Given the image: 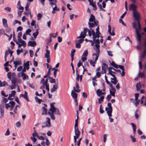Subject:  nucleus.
Segmentation results:
<instances>
[{"label": "nucleus", "instance_id": "nucleus-52", "mask_svg": "<svg viewBox=\"0 0 146 146\" xmlns=\"http://www.w3.org/2000/svg\"><path fill=\"white\" fill-rule=\"evenodd\" d=\"M38 134L36 132V131L35 130L34 131V133L32 134L33 137H36L38 136Z\"/></svg>", "mask_w": 146, "mask_h": 146}, {"label": "nucleus", "instance_id": "nucleus-59", "mask_svg": "<svg viewBox=\"0 0 146 146\" xmlns=\"http://www.w3.org/2000/svg\"><path fill=\"white\" fill-rule=\"evenodd\" d=\"M13 23H14V25H15L16 24H17V23H18L19 25H21V22L20 21H18L17 20H15L14 21Z\"/></svg>", "mask_w": 146, "mask_h": 146}, {"label": "nucleus", "instance_id": "nucleus-6", "mask_svg": "<svg viewBox=\"0 0 146 146\" xmlns=\"http://www.w3.org/2000/svg\"><path fill=\"white\" fill-rule=\"evenodd\" d=\"M102 85L104 87V89L102 90L100 89H98L96 92L97 95L99 97H100L101 95L105 94V89L104 84H103Z\"/></svg>", "mask_w": 146, "mask_h": 146}, {"label": "nucleus", "instance_id": "nucleus-35", "mask_svg": "<svg viewBox=\"0 0 146 146\" xmlns=\"http://www.w3.org/2000/svg\"><path fill=\"white\" fill-rule=\"evenodd\" d=\"M18 41L21 44H23V45H25V42L22 40L21 38V37H18Z\"/></svg>", "mask_w": 146, "mask_h": 146}, {"label": "nucleus", "instance_id": "nucleus-45", "mask_svg": "<svg viewBox=\"0 0 146 146\" xmlns=\"http://www.w3.org/2000/svg\"><path fill=\"white\" fill-rule=\"evenodd\" d=\"M35 99L39 104H40L41 103V102L42 101L41 100L39 99L38 97L36 96L35 98Z\"/></svg>", "mask_w": 146, "mask_h": 146}, {"label": "nucleus", "instance_id": "nucleus-33", "mask_svg": "<svg viewBox=\"0 0 146 146\" xmlns=\"http://www.w3.org/2000/svg\"><path fill=\"white\" fill-rule=\"evenodd\" d=\"M21 74V76L22 77V78L23 80L28 79V76L25 73Z\"/></svg>", "mask_w": 146, "mask_h": 146}, {"label": "nucleus", "instance_id": "nucleus-9", "mask_svg": "<svg viewBox=\"0 0 146 146\" xmlns=\"http://www.w3.org/2000/svg\"><path fill=\"white\" fill-rule=\"evenodd\" d=\"M88 24L90 30L92 31V30H94L92 29V28L94 27L97 26L98 25V23L96 21H94L93 23L89 22Z\"/></svg>", "mask_w": 146, "mask_h": 146}, {"label": "nucleus", "instance_id": "nucleus-55", "mask_svg": "<svg viewBox=\"0 0 146 146\" xmlns=\"http://www.w3.org/2000/svg\"><path fill=\"white\" fill-rule=\"evenodd\" d=\"M18 47L19 48H20L21 46H23V47H26V43L25 42V45L24 44V45H23V44H20V43H19L18 44Z\"/></svg>", "mask_w": 146, "mask_h": 146}, {"label": "nucleus", "instance_id": "nucleus-62", "mask_svg": "<svg viewBox=\"0 0 146 146\" xmlns=\"http://www.w3.org/2000/svg\"><path fill=\"white\" fill-rule=\"evenodd\" d=\"M27 84L31 88L33 89H34L35 87L34 85L33 84H31L30 83H28Z\"/></svg>", "mask_w": 146, "mask_h": 146}, {"label": "nucleus", "instance_id": "nucleus-22", "mask_svg": "<svg viewBox=\"0 0 146 146\" xmlns=\"http://www.w3.org/2000/svg\"><path fill=\"white\" fill-rule=\"evenodd\" d=\"M75 92L74 90H72L71 92V95L74 100L77 99V98L78 94Z\"/></svg>", "mask_w": 146, "mask_h": 146}, {"label": "nucleus", "instance_id": "nucleus-10", "mask_svg": "<svg viewBox=\"0 0 146 146\" xmlns=\"http://www.w3.org/2000/svg\"><path fill=\"white\" fill-rule=\"evenodd\" d=\"M12 84L9 86L11 89L12 90L15 88L16 87L17 80L15 78L12 79L11 80Z\"/></svg>", "mask_w": 146, "mask_h": 146}, {"label": "nucleus", "instance_id": "nucleus-44", "mask_svg": "<svg viewBox=\"0 0 146 146\" xmlns=\"http://www.w3.org/2000/svg\"><path fill=\"white\" fill-rule=\"evenodd\" d=\"M38 30H37L36 31L35 33H34L33 34V35L34 37L35 38H36V37L38 35Z\"/></svg>", "mask_w": 146, "mask_h": 146}, {"label": "nucleus", "instance_id": "nucleus-17", "mask_svg": "<svg viewBox=\"0 0 146 146\" xmlns=\"http://www.w3.org/2000/svg\"><path fill=\"white\" fill-rule=\"evenodd\" d=\"M44 125H45L46 127H50L51 126L50 123V119L48 117H46V122L43 123Z\"/></svg>", "mask_w": 146, "mask_h": 146}, {"label": "nucleus", "instance_id": "nucleus-63", "mask_svg": "<svg viewBox=\"0 0 146 146\" xmlns=\"http://www.w3.org/2000/svg\"><path fill=\"white\" fill-rule=\"evenodd\" d=\"M107 135L106 134H104L103 136V139H104V143H105L106 141V139H107Z\"/></svg>", "mask_w": 146, "mask_h": 146}, {"label": "nucleus", "instance_id": "nucleus-19", "mask_svg": "<svg viewBox=\"0 0 146 146\" xmlns=\"http://www.w3.org/2000/svg\"><path fill=\"white\" fill-rule=\"evenodd\" d=\"M16 93V91L15 90L12 91L11 92V93L9 94L8 99L9 100H13V99L11 98V97L14 96L15 95Z\"/></svg>", "mask_w": 146, "mask_h": 146}, {"label": "nucleus", "instance_id": "nucleus-25", "mask_svg": "<svg viewBox=\"0 0 146 146\" xmlns=\"http://www.w3.org/2000/svg\"><path fill=\"white\" fill-rule=\"evenodd\" d=\"M50 51L47 49L46 50V53L44 54L45 58H48L50 56Z\"/></svg>", "mask_w": 146, "mask_h": 146}, {"label": "nucleus", "instance_id": "nucleus-40", "mask_svg": "<svg viewBox=\"0 0 146 146\" xmlns=\"http://www.w3.org/2000/svg\"><path fill=\"white\" fill-rule=\"evenodd\" d=\"M104 97L103 96H101V97L98 99V103L99 104H101L103 101V100L104 98Z\"/></svg>", "mask_w": 146, "mask_h": 146}, {"label": "nucleus", "instance_id": "nucleus-58", "mask_svg": "<svg viewBox=\"0 0 146 146\" xmlns=\"http://www.w3.org/2000/svg\"><path fill=\"white\" fill-rule=\"evenodd\" d=\"M4 34H5L4 30L2 29H1L0 30V37L2 35H4Z\"/></svg>", "mask_w": 146, "mask_h": 146}, {"label": "nucleus", "instance_id": "nucleus-43", "mask_svg": "<svg viewBox=\"0 0 146 146\" xmlns=\"http://www.w3.org/2000/svg\"><path fill=\"white\" fill-rule=\"evenodd\" d=\"M84 39L83 38H81L79 40H76L75 41V42H78V43H79L80 44L82 43L83 41H84Z\"/></svg>", "mask_w": 146, "mask_h": 146}, {"label": "nucleus", "instance_id": "nucleus-28", "mask_svg": "<svg viewBox=\"0 0 146 146\" xmlns=\"http://www.w3.org/2000/svg\"><path fill=\"white\" fill-rule=\"evenodd\" d=\"M111 82L113 84L115 85L117 84V78L116 77L111 78Z\"/></svg>", "mask_w": 146, "mask_h": 146}, {"label": "nucleus", "instance_id": "nucleus-41", "mask_svg": "<svg viewBox=\"0 0 146 146\" xmlns=\"http://www.w3.org/2000/svg\"><path fill=\"white\" fill-rule=\"evenodd\" d=\"M111 65L113 66L114 67L116 68H118V65H117L113 62H111Z\"/></svg>", "mask_w": 146, "mask_h": 146}, {"label": "nucleus", "instance_id": "nucleus-7", "mask_svg": "<svg viewBox=\"0 0 146 146\" xmlns=\"http://www.w3.org/2000/svg\"><path fill=\"white\" fill-rule=\"evenodd\" d=\"M143 46L145 47V49L143 51V53L141 54V56H140V58L142 60L146 56V39L144 41Z\"/></svg>", "mask_w": 146, "mask_h": 146}, {"label": "nucleus", "instance_id": "nucleus-16", "mask_svg": "<svg viewBox=\"0 0 146 146\" xmlns=\"http://www.w3.org/2000/svg\"><path fill=\"white\" fill-rule=\"evenodd\" d=\"M95 42L96 43V44H95V47H94V49L96 51V50L97 49V47H96V46H99L98 47V48L99 51V52H100V50H99V48H100V46L99 45V44H100V42L99 40L98 39L97 40H95Z\"/></svg>", "mask_w": 146, "mask_h": 146}, {"label": "nucleus", "instance_id": "nucleus-20", "mask_svg": "<svg viewBox=\"0 0 146 146\" xmlns=\"http://www.w3.org/2000/svg\"><path fill=\"white\" fill-rule=\"evenodd\" d=\"M55 112L54 111V112H48V114L50 115V118L51 119H52L53 120H54L55 119V117L54 115H54H58V114H55Z\"/></svg>", "mask_w": 146, "mask_h": 146}, {"label": "nucleus", "instance_id": "nucleus-18", "mask_svg": "<svg viewBox=\"0 0 146 146\" xmlns=\"http://www.w3.org/2000/svg\"><path fill=\"white\" fill-rule=\"evenodd\" d=\"M111 89L110 90V94L113 97L115 96V93L116 92V90L115 88H113V86L111 87Z\"/></svg>", "mask_w": 146, "mask_h": 146}, {"label": "nucleus", "instance_id": "nucleus-15", "mask_svg": "<svg viewBox=\"0 0 146 146\" xmlns=\"http://www.w3.org/2000/svg\"><path fill=\"white\" fill-rule=\"evenodd\" d=\"M105 110L107 111L109 116H112L111 113L112 111V108H108V107H106Z\"/></svg>", "mask_w": 146, "mask_h": 146}, {"label": "nucleus", "instance_id": "nucleus-23", "mask_svg": "<svg viewBox=\"0 0 146 146\" xmlns=\"http://www.w3.org/2000/svg\"><path fill=\"white\" fill-rule=\"evenodd\" d=\"M75 132L76 136L77 137V138H78L80 134V133L78 127H77L76 129H75Z\"/></svg>", "mask_w": 146, "mask_h": 146}, {"label": "nucleus", "instance_id": "nucleus-53", "mask_svg": "<svg viewBox=\"0 0 146 146\" xmlns=\"http://www.w3.org/2000/svg\"><path fill=\"white\" fill-rule=\"evenodd\" d=\"M49 36H50V38L51 37H52L54 38H55L56 36L57 35L55 34V33H50L49 35Z\"/></svg>", "mask_w": 146, "mask_h": 146}, {"label": "nucleus", "instance_id": "nucleus-4", "mask_svg": "<svg viewBox=\"0 0 146 146\" xmlns=\"http://www.w3.org/2000/svg\"><path fill=\"white\" fill-rule=\"evenodd\" d=\"M15 102L13 101H11L9 103L5 104V108L7 109L10 108V110L12 111L15 105Z\"/></svg>", "mask_w": 146, "mask_h": 146}, {"label": "nucleus", "instance_id": "nucleus-42", "mask_svg": "<svg viewBox=\"0 0 146 146\" xmlns=\"http://www.w3.org/2000/svg\"><path fill=\"white\" fill-rule=\"evenodd\" d=\"M136 87L137 90L139 91L141 88V86L140 84V82L137 84Z\"/></svg>", "mask_w": 146, "mask_h": 146}, {"label": "nucleus", "instance_id": "nucleus-39", "mask_svg": "<svg viewBox=\"0 0 146 146\" xmlns=\"http://www.w3.org/2000/svg\"><path fill=\"white\" fill-rule=\"evenodd\" d=\"M85 35H84V34L83 33V32H82L80 33V35L77 37V38H81L84 39L85 38Z\"/></svg>", "mask_w": 146, "mask_h": 146}, {"label": "nucleus", "instance_id": "nucleus-38", "mask_svg": "<svg viewBox=\"0 0 146 146\" xmlns=\"http://www.w3.org/2000/svg\"><path fill=\"white\" fill-rule=\"evenodd\" d=\"M42 109V115H43L44 114L46 115L47 110L46 108L44 107H43Z\"/></svg>", "mask_w": 146, "mask_h": 146}, {"label": "nucleus", "instance_id": "nucleus-14", "mask_svg": "<svg viewBox=\"0 0 146 146\" xmlns=\"http://www.w3.org/2000/svg\"><path fill=\"white\" fill-rule=\"evenodd\" d=\"M48 79H46L44 82H43V87L44 88V86H45L46 89L48 91H49V84H48Z\"/></svg>", "mask_w": 146, "mask_h": 146}, {"label": "nucleus", "instance_id": "nucleus-3", "mask_svg": "<svg viewBox=\"0 0 146 146\" xmlns=\"http://www.w3.org/2000/svg\"><path fill=\"white\" fill-rule=\"evenodd\" d=\"M54 104L55 103H52L50 104V108L49 110V111L51 112H53L55 111V114H58V115H60V112L59 110L54 106Z\"/></svg>", "mask_w": 146, "mask_h": 146}, {"label": "nucleus", "instance_id": "nucleus-54", "mask_svg": "<svg viewBox=\"0 0 146 146\" xmlns=\"http://www.w3.org/2000/svg\"><path fill=\"white\" fill-rule=\"evenodd\" d=\"M53 70H54V75L55 78H56V73L58 71V69H55V68H54L53 69Z\"/></svg>", "mask_w": 146, "mask_h": 146}, {"label": "nucleus", "instance_id": "nucleus-61", "mask_svg": "<svg viewBox=\"0 0 146 146\" xmlns=\"http://www.w3.org/2000/svg\"><path fill=\"white\" fill-rule=\"evenodd\" d=\"M76 43V47L77 48H80L81 47L80 44L78 43V42H75Z\"/></svg>", "mask_w": 146, "mask_h": 146}, {"label": "nucleus", "instance_id": "nucleus-24", "mask_svg": "<svg viewBox=\"0 0 146 146\" xmlns=\"http://www.w3.org/2000/svg\"><path fill=\"white\" fill-rule=\"evenodd\" d=\"M21 95L27 101L29 102V101L27 97V93L26 91H25L24 94H21Z\"/></svg>", "mask_w": 146, "mask_h": 146}, {"label": "nucleus", "instance_id": "nucleus-51", "mask_svg": "<svg viewBox=\"0 0 146 146\" xmlns=\"http://www.w3.org/2000/svg\"><path fill=\"white\" fill-rule=\"evenodd\" d=\"M31 32V30L30 29H27L26 31L25 32V34L26 35H31V34H29Z\"/></svg>", "mask_w": 146, "mask_h": 146}, {"label": "nucleus", "instance_id": "nucleus-47", "mask_svg": "<svg viewBox=\"0 0 146 146\" xmlns=\"http://www.w3.org/2000/svg\"><path fill=\"white\" fill-rule=\"evenodd\" d=\"M88 55V51L87 50H85L82 55V56L86 57Z\"/></svg>", "mask_w": 146, "mask_h": 146}, {"label": "nucleus", "instance_id": "nucleus-64", "mask_svg": "<svg viewBox=\"0 0 146 146\" xmlns=\"http://www.w3.org/2000/svg\"><path fill=\"white\" fill-rule=\"evenodd\" d=\"M88 0L90 3V4L91 5H92V7H94L93 6H94V3L93 1V0L91 1V0Z\"/></svg>", "mask_w": 146, "mask_h": 146}, {"label": "nucleus", "instance_id": "nucleus-1", "mask_svg": "<svg viewBox=\"0 0 146 146\" xmlns=\"http://www.w3.org/2000/svg\"><path fill=\"white\" fill-rule=\"evenodd\" d=\"M133 27L135 29L136 34V38L138 42V44L137 46V50H140L142 49L141 43V36L138 31L136 27V23L135 22H133L132 23Z\"/></svg>", "mask_w": 146, "mask_h": 146}, {"label": "nucleus", "instance_id": "nucleus-29", "mask_svg": "<svg viewBox=\"0 0 146 146\" xmlns=\"http://www.w3.org/2000/svg\"><path fill=\"white\" fill-rule=\"evenodd\" d=\"M30 62L27 61L26 63H24L23 65L24 68H27V70H28L29 68Z\"/></svg>", "mask_w": 146, "mask_h": 146}, {"label": "nucleus", "instance_id": "nucleus-56", "mask_svg": "<svg viewBox=\"0 0 146 146\" xmlns=\"http://www.w3.org/2000/svg\"><path fill=\"white\" fill-rule=\"evenodd\" d=\"M50 82L51 83H55V80L54 79H53L52 77H50Z\"/></svg>", "mask_w": 146, "mask_h": 146}, {"label": "nucleus", "instance_id": "nucleus-13", "mask_svg": "<svg viewBox=\"0 0 146 146\" xmlns=\"http://www.w3.org/2000/svg\"><path fill=\"white\" fill-rule=\"evenodd\" d=\"M108 68V65L105 63H103L102 66V72L106 74V70Z\"/></svg>", "mask_w": 146, "mask_h": 146}, {"label": "nucleus", "instance_id": "nucleus-26", "mask_svg": "<svg viewBox=\"0 0 146 146\" xmlns=\"http://www.w3.org/2000/svg\"><path fill=\"white\" fill-rule=\"evenodd\" d=\"M36 44V42L35 41H30L28 43V45L32 47H34Z\"/></svg>", "mask_w": 146, "mask_h": 146}, {"label": "nucleus", "instance_id": "nucleus-60", "mask_svg": "<svg viewBox=\"0 0 146 146\" xmlns=\"http://www.w3.org/2000/svg\"><path fill=\"white\" fill-rule=\"evenodd\" d=\"M42 17V15L40 13H38L37 15V19L38 20H40V19Z\"/></svg>", "mask_w": 146, "mask_h": 146}, {"label": "nucleus", "instance_id": "nucleus-12", "mask_svg": "<svg viewBox=\"0 0 146 146\" xmlns=\"http://www.w3.org/2000/svg\"><path fill=\"white\" fill-rule=\"evenodd\" d=\"M137 6L133 4H131L129 6V9L130 11H132L133 12L137 10Z\"/></svg>", "mask_w": 146, "mask_h": 146}, {"label": "nucleus", "instance_id": "nucleus-5", "mask_svg": "<svg viewBox=\"0 0 146 146\" xmlns=\"http://www.w3.org/2000/svg\"><path fill=\"white\" fill-rule=\"evenodd\" d=\"M133 16L135 20L139 21L140 17V14L137 11L133 12Z\"/></svg>", "mask_w": 146, "mask_h": 146}, {"label": "nucleus", "instance_id": "nucleus-32", "mask_svg": "<svg viewBox=\"0 0 146 146\" xmlns=\"http://www.w3.org/2000/svg\"><path fill=\"white\" fill-rule=\"evenodd\" d=\"M7 20L4 19L3 18L2 19V22L3 23V26L5 27H8V25L7 24Z\"/></svg>", "mask_w": 146, "mask_h": 146}, {"label": "nucleus", "instance_id": "nucleus-49", "mask_svg": "<svg viewBox=\"0 0 146 146\" xmlns=\"http://www.w3.org/2000/svg\"><path fill=\"white\" fill-rule=\"evenodd\" d=\"M104 111L103 110V108L102 105H101L100 108V112L101 113H103L104 112Z\"/></svg>", "mask_w": 146, "mask_h": 146}, {"label": "nucleus", "instance_id": "nucleus-50", "mask_svg": "<svg viewBox=\"0 0 146 146\" xmlns=\"http://www.w3.org/2000/svg\"><path fill=\"white\" fill-rule=\"evenodd\" d=\"M31 139L33 143H34L36 141L37 139L35 137H31Z\"/></svg>", "mask_w": 146, "mask_h": 146}, {"label": "nucleus", "instance_id": "nucleus-34", "mask_svg": "<svg viewBox=\"0 0 146 146\" xmlns=\"http://www.w3.org/2000/svg\"><path fill=\"white\" fill-rule=\"evenodd\" d=\"M92 35L93 36V40L94 41H95V40L97 38V35L96 34L94 30H92Z\"/></svg>", "mask_w": 146, "mask_h": 146}, {"label": "nucleus", "instance_id": "nucleus-31", "mask_svg": "<svg viewBox=\"0 0 146 146\" xmlns=\"http://www.w3.org/2000/svg\"><path fill=\"white\" fill-rule=\"evenodd\" d=\"M76 88L77 89V90H76L75 88V87H74L73 88V89L74 90H75V91L76 92L78 93L80 91V90L79 89V85L78 84V83L77 82H76Z\"/></svg>", "mask_w": 146, "mask_h": 146}, {"label": "nucleus", "instance_id": "nucleus-2", "mask_svg": "<svg viewBox=\"0 0 146 146\" xmlns=\"http://www.w3.org/2000/svg\"><path fill=\"white\" fill-rule=\"evenodd\" d=\"M98 46H96V47H97V49L96 50V53H94L93 54V56H96V57L95 58L94 62L92 61V60H91L90 61V64L94 67L95 66V64L96 63V61L98 60V58L99 55V51L98 48Z\"/></svg>", "mask_w": 146, "mask_h": 146}, {"label": "nucleus", "instance_id": "nucleus-57", "mask_svg": "<svg viewBox=\"0 0 146 146\" xmlns=\"http://www.w3.org/2000/svg\"><path fill=\"white\" fill-rule=\"evenodd\" d=\"M23 50L22 48H21V50H17V55H19L20 53L23 52Z\"/></svg>", "mask_w": 146, "mask_h": 146}, {"label": "nucleus", "instance_id": "nucleus-8", "mask_svg": "<svg viewBox=\"0 0 146 146\" xmlns=\"http://www.w3.org/2000/svg\"><path fill=\"white\" fill-rule=\"evenodd\" d=\"M14 66L16 69L17 65L22 64L21 59L19 58H17L15 59V61H13Z\"/></svg>", "mask_w": 146, "mask_h": 146}, {"label": "nucleus", "instance_id": "nucleus-48", "mask_svg": "<svg viewBox=\"0 0 146 146\" xmlns=\"http://www.w3.org/2000/svg\"><path fill=\"white\" fill-rule=\"evenodd\" d=\"M89 29H88L86 28H84L83 30V33L84 34V35H85V36L86 35V33H87V32L88 31V30Z\"/></svg>", "mask_w": 146, "mask_h": 146}, {"label": "nucleus", "instance_id": "nucleus-11", "mask_svg": "<svg viewBox=\"0 0 146 146\" xmlns=\"http://www.w3.org/2000/svg\"><path fill=\"white\" fill-rule=\"evenodd\" d=\"M57 1H55L54 3H51L50 5L52 7V9L57 11H59L60 9L58 8L56 5V3Z\"/></svg>", "mask_w": 146, "mask_h": 146}, {"label": "nucleus", "instance_id": "nucleus-21", "mask_svg": "<svg viewBox=\"0 0 146 146\" xmlns=\"http://www.w3.org/2000/svg\"><path fill=\"white\" fill-rule=\"evenodd\" d=\"M144 102L143 105L146 106V98L144 96L142 97L141 100V104H142Z\"/></svg>", "mask_w": 146, "mask_h": 146}, {"label": "nucleus", "instance_id": "nucleus-36", "mask_svg": "<svg viewBox=\"0 0 146 146\" xmlns=\"http://www.w3.org/2000/svg\"><path fill=\"white\" fill-rule=\"evenodd\" d=\"M95 17L93 14H91L90 15L89 21H90L92 22L94 21L95 20Z\"/></svg>", "mask_w": 146, "mask_h": 146}, {"label": "nucleus", "instance_id": "nucleus-37", "mask_svg": "<svg viewBox=\"0 0 146 146\" xmlns=\"http://www.w3.org/2000/svg\"><path fill=\"white\" fill-rule=\"evenodd\" d=\"M131 125H132L133 129V132L134 134H135L136 132V126L133 123H131Z\"/></svg>", "mask_w": 146, "mask_h": 146}, {"label": "nucleus", "instance_id": "nucleus-27", "mask_svg": "<svg viewBox=\"0 0 146 146\" xmlns=\"http://www.w3.org/2000/svg\"><path fill=\"white\" fill-rule=\"evenodd\" d=\"M108 32L109 33L110 35L111 36L114 35H115V33L114 31H112V33H111V26L110 25H108Z\"/></svg>", "mask_w": 146, "mask_h": 146}, {"label": "nucleus", "instance_id": "nucleus-46", "mask_svg": "<svg viewBox=\"0 0 146 146\" xmlns=\"http://www.w3.org/2000/svg\"><path fill=\"white\" fill-rule=\"evenodd\" d=\"M137 21V22L138 27V29H137L138 30V31H139V30L140 31L141 30V25L139 21ZM137 29H138L137 28ZM138 31L139 32V31Z\"/></svg>", "mask_w": 146, "mask_h": 146}, {"label": "nucleus", "instance_id": "nucleus-30", "mask_svg": "<svg viewBox=\"0 0 146 146\" xmlns=\"http://www.w3.org/2000/svg\"><path fill=\"white\" fill-rule=\"evenodd\" d=\"M58 86V83L56 84L55 85H54L53 88L51 90V92H53L55 91L57 88Z\"/></svg>", "mask_w": 146, "mask_h": 146}]
</instances>
